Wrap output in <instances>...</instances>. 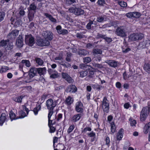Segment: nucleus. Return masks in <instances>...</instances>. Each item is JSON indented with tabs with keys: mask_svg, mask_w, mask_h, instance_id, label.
I'll use <instances>...</instances> for the list:
<instances>
[{
	"mask_svg": "<svg viewBox=\"0 0 150 150\" xmlns=\"http://www.w3.org/2000/svg\"><path fill=\"white\" fill-rule=\"evenodd\" d=\"M150 112V108L148 107H144L141 112L140 119L141 121H144Z\"/></svg>",
	"mask_w": 150,
	"mask_h": 150,
	"instance_id": "f257e3e1",
	"label": "nucleus"
},
{
	"mask_svg": "<svg viewBox=\"0 0 150 150\" xmlns=\"http://www.w3.org/2000/svg\"><path fill=\"white\" fill-rule=\"evenodd\" d=\"M69 11L77 16L83 15L84 14V10L79 8L71 7L69 9Z\"/></svg>",
	"mask_w": 150,
	"mask_h": 150,
	"instance_id": "f03ea898",
	"label": "nucleus"
},
{
	"mask_svg": "<svg viewBox=\"0 0 150 150\" xmlns=\"http://www.w3.org/2000/svg\"><path fill=\"white\" fill-rule=\"evenodd\" d=\"M144 37L143 34L140 33H133L129 37L130 41H136L142 39Z\"/></svg>",
	"mask_w": 150,
	"mask_h": 150,
	"instance_id": "7ed1b4c3",
	"label": "nucleus"
},
{
	"mask_svg": "<svg viewBox=\"0 0 150 150\" xmlns=\"http://www.w3.org/2000/svg\"><path fill=\"white\" fill-rule=\"evenodd\" d=\"M0 46L6 50H11L12 48V45L9 42V40H2L0 42Z\"/></svg>",
	"mask_w": 150,
	"mask_h": 150,
	"instance_id": "20e7f679",
	"label": "nucleus"
},
{
	"mask_svg": "<svg viewBox=\"0 0 150 150\" xmlns=\"http://www.w3.org/2000/svg\"><path fill=\"white\" fill-rule=\"evenodd\" d=\"M25 41L26 44L31 47L35 43L34 38L30 34L25 35Z\"/></svg>",
	"mask_w": 150,
	"mask_h": 150,
	"instance_id": "39448f33",
	"label": "nucleus"
},
{
	"mask_svg": "<svg viewBox=\"0 0 150 150\" xmlns=\"http://www.w3.org/2000/svg\"><path fill=\"white\" fill-rule=\"evenodd\" d=\"M102 108L104 112L108 113L109 111V107L108 100L106 97H104L102 101Z\"/></svg>",
	"mask_w": 150,
	"mask_h": 150,
	"instance_id": "423d86ee",
	"label": "nucleus"
},
{
	"mask_svg": "<svg viewBox=\"0 0 150 150\" xmlns=\"http://www.w3.org/2000/svg\"><path fill=\"white\" fill-rule=\"evenodd\" d=\"M46 104L48 110H54V108L57 105L56 101H54L51 99H49L47 100Z\"/></svg>",
	"mask_w": 150,
	"mask_h": 150,
	"instance_id": "0eeeda50",
	"label": "nucleus"
},
{
	"mask_svg": "<svg viewBox=\"0 0 150 150\" xmlns=\"http://www.w3.org/2000/svg\"><path fill=\"white\" fill-rule=\"evenodd\" d=\"M115 33L117 35L122 37L126 36L125 31L123 26L118 27L116 30Z\"/></svg>",
	"mask_w": 150,
	"mask_h": 150,
	"instance_id": "6e6552de",
	"label": "nucleus"
},
{
	"mask_svg": "<svg viewBox=\"0 0 150 150\" xmlns=\"http://www.w3.org/2000/svg\"><path fill=\"white\" fill-rule=\"evenodd\" d=\"M52 33L49 31H44L42 34V36L45 38V39L47 40H51L53 38Z\"/></svg>",
	"mask_w": 150,
	"mask_h": 150,
	"instance_id": "1a4fd4ad",
	"label": "nucleus"
},
{
	"mask_svg": "<svg viewBox=\"0 0 150 150\" xmlns=\"http://www.w3.org/2000/svg\"><path fill=\"white\" fill-rule=\"evenodd\" d=\"M36 43L38 45L41 46H48L50 45V42L49 41L42 39H38Z\"/></svg>",
	"mask_w": 150,
	"mask_h": 150,
	"instance_id": "9d476101",
	"label": "nucleus"
},
{
	"mask_svg": "<svg viewBox=\"0 0 150 150\" xmlns=\"http://www.w3.org/2000/svg\"><path fill=\"white\" fill-rule=\"evenodd\" d=\"M19 30H12L7 36L8 39L10 40L14 39L18 34Z\"/></svg>",
	"mask_w": 150,
	"mask_h": 150,
	"instance_id": "9b49d317",
	"label": "nucleus"
},
{
	"mask_svg": "<svg viewBox=\"0 0 150 150\" xmlns=\"http://www.w3.org/2000/svg\"><path fill=\"white\" fill-rule=\"evenodd\" d=\"M62 77L65 79L69 83H72L74 80L70 76L66 73L62 72Z\"/></svg>",
	"mask_w": 150,
	"mask_h": 150,
	"instance_id": "f8f14e48",
	"label": "nucleus"
},
{
	"mask_svg": "<svg viewBox=\"0 0 150 150\" xmlns=\"http://www.w3.org/2000/svg\"><path fill=\"white\" fill-rule=\"evenodd\" d=\"M105 62L107 63L110 66L114 68L117 67L119 64L117 62L111 59L107 60Z\"/></svg>",
	"mask_w": 150,
	"mask_h": 150,
	"instance_id": "ddd939ff",
	"label": "nucleus"
},
{
	"mask_svg": "<svg viewBox=\"0 0 150 150\" xmlns=\"http://www.w3.org/2000/svg\"><path fill=\"white\" fill-rule=\"evenodd\" d=\"M83 104L81 102H78L76 104L75 110L78 112L82 113L83 109L82 107Z\"/></svg>",
	"mask_w": 150,
	"mask_h": 150,
	"instance_id": "4468645a",
	"label": "nucleus"
},
{
	"mask_svg": "<svg viewBox=\"0 0 150 150\" xmlns=\"http://www.w3.org/2000/svg\"><path fill=\"white\" fill-rule=\"evenodd\" d=\"M23 39L22 37L19 35L17 38L16 42V45L19 47H21L23 45Z\"/></svg>",
	"mask_w": 150,
	"mask_h": 150,
	"instance_id": "2eb2a0df",
	"label": "nucleus"
},
{
	"mask_svg": "<svg viewBox=\"0 0 150 150\" xmlns=\"http://www.w3.org/2000/svg\"><path fill=\"white\" fill-rule=\"evenodd\" d=\"M77 88L74 85L71 84L68 86L66 89V92L70 93H74L76 91Z\"/></svg>",
	"mask_w": 150,
	"mask_h": 150,
	"instance_id": "dca6fc26",
	"label": "nucleus"
},
{
	"mask_svg": "<svg viewBox=\"0 0 150 150\" xmlns=\"http://www.w3.org/2000/svg\"><path fill=\"white\" fill-rule=\"evenodd\" d=\"M82 116V113H80L74 115L71 118V121L74 122H76L79 121Z\"/></svg>",
	"mask_w": 150,
	"mask_h": 150,
	"instance_id": "f3484780",
	"label": "nucleus"
},
{
	"mask_svg": "<svg viewBox=\"0 0 150 150\" xmlns=\"http://www.w3.org/2000/svg\"><path fill=\"white\" fill-rule=\"evenodd\" d=\"M49 113L48 114V125H50V124H54L55 122V121L50 120V118L53 113L54 110H48Z\"/></svg>",
	"mask_w": 150,
	"mask_h": 150,
	"instance_id": "a211bd4d",
	"label": "nucleus"
},
{
	"mask_svg": "<svg viewBox=\"0 0 150 150\" xmlns=\"http://www.w3.org/2000/svg\"><path fill=\"white\" fill-rule=\"evenodd\" d=\"M124 130L122 129H120L117 134V139L118 140H120L123 137Z\"/></svg>",
	"mask_w": 150,
	"mask_h": 150,
	"instance_id": "6ab92c4d",
	"label": "nucleus"
},
{
	"mask_svg": "<svg viewBox=\"0 0 150 150\" xmlns=\"http://www.w3.org/2000/svg\"><path fill=\"white\" fill-rule=\"evenodd\" d=\"M37 71L40 75L45 74L46 72V69L45 67L38 68Z\"/></svg>",
	"mask_w": 150,
	"mask_h": 150,
	"instance_id": "aec40b11",
	"label": "nucleus"
},
{
	"mask_svg": "<svg viewBox=\"0 0 150 150\" xmlns=\"http://www.w3.org/2000/svg\"><path fill=\"white\" fill-rule=\"evenodd\" d=\"M149 131L150 132V122L146 124L144 129V132L145 134L148 133Z\"/></svg>",
	"mask_w": 150,
	"mask_h": 150,
	"instance_id": "412c9836",
	"label": "nucleus"
},
{
	"mask_svg": "<svg viewBox=\"0 0 150 150\" xmlns=\"http://www.w3.org/2000/svg\"><path fill=\"white\" fill-rule=\"evenodd\" d=\"M44 15L46 17L49 19L52 22L56 23L57 22L56 20L50 14L47 13H44Z\"/></svg>",
	"mask_w": 150,
	"mask_h": 150,
	"instance_id": "4be33fe9",
	"label": "nucleus"
},
{
	"mask_svg": "<svg viewBox=\"0 0 150 150\" xmlns=\"http://www.w3.org/2000/svg\"><path fill=\"white\" fill-rule=\"evenodd\" d=\"M35 13L31 11H29L28 15V17L29 21L33 20L34 17Z\"/></svg>",
	"mask_w": 150,
	"mask_h": 150,
	"instance_id": "5701e85b",
	"label": "nucleus"
},
{
	"mask_svg": "<svg viewBox=\"0 0 150 150\" xmlns=\"http://www.w3.org/2000/svg\"><path fill=\"white\" fill-rule=\"evenodd\" d=\"M102 50L101 49L96 48L93 50V53L94 56H96L98 54H100L102 53Z\"/></svg>",
	"mask_w": 150,
	"mask_h": 150,
	"instance_id": "b1692460",
	"label": "nucleus"
},
{
	"mask_svg": "<svg viewBox=\"0 0 150 150\" xmlns=\"http://www.w3.org/2000/svg\"><path fill=\"white\" fill-rule=\"evenodd\" d=\"M6 119V115L4 113H2L0 117V125H2Z\"/></svg>",
	"mask_w": 150,
	"mask_h": 150,
	"instance_id": "393cba45",
	"label": "nucleus"
},
{
	"mask_svg": "<svg viewBox=\"0 0 150 150\" xmlns=\"http://www.w3.org/2000/svg\"><path fill=\"white\" fill-rule=\"evenodd\" d=\"M144 70L149 74H150V64H146L144 65Z\"/></svg>",
	"mask_w": 150,
	"mask_h": 150,
	"instance_id": "a878e982",
	"label": "nucleus"
},
{
	"mask_svg": "<svg viewBox=\"0 0 150 150\" xmlns=\"http://www.w3.org/2000/svg\"><path fill=\"white\" fill-rule=\"evenodd\" d=\"M88 72L87 71H82L79 73V76L81 78H83L88 75Z\"/></svg>",
	"mask_w": 150,
	"mask_h": 150,
	"instance_id": "bb28decb",
	"label": "nucleus"
},
{
	"mask_svg": "<svg viewBox=\"0 0 150 150\" xmlns=\"http://www.w3.org/2000/svg\"><path fill=\"white\" fill-rule=\"evenodd\" d=\"M73 101V99L70 96H69L66 100V103L68 105H70Z\"/></svg>",
	"mask_w": 150,
	"mask_h": 150,
	"instance_id": "cd10ccee",
	"label": "nucleus"
},
{
	"mask_svg": "<svg viewBox=\"0 0 150 150\" xmlns=\"http://www.w3.org/2000/svg\"><path fill=\"white\" fill-rule=\"evenodd\" d=\"M9 115L11 121L13 120L17 119L19 118L18 117H16L15 114L12 111H11L10 112Z\"/></svg>",
	"mask_w": 150,
	"mask_h": 150,
	"instance_id": "c85d7f7f",
	"label": "nucleus"
},
{
	"mask_svg": "<svg viewBox=\"0 0 150 150\" xmlns=\"http://www.w3.org/2000/svg\"><path fill=\"white\" fill-rule=\"evenodd\" d=\"M88 53L87 51L84 49L80 50L78 52V54L81 56H85Z\"/></svg>",
	"mask_w": 150,
	"mask_h": 150,
	"instance_id": "c756f323",
	"label": "nucleus"
},
{
	"mask_svg": "<svg viewBox=\"0 0 150 150\" xmlns=\"http://www.w3.org/2000/svg\"><path fill=\"white\" fill-rule=\"evenodd\" d=\"M57 62L65 67H68L71 66L69 63L64 61H61L60 62L58 61Z\"/></svg>",
	"mask_w": 150,
	"mask_h": 150,
	"instance_id": "7c9ffc66",
	"label": "nucleus"
},
{
	"mask_svg": "<svg viewBox=\"0 0 150 150\" xmlns=\"http://www.w3.org/2000/svg\"><path fill=\"white\" fill-rule=\"evenodd\" d=\"M41 106L39 104L37 105L36 107L33 109V112L35 115H36L38 113V111L40 110Z\"/></svg>",
	"mask_w": 150,
	"mask_h": 150,
	"instance_id": "2f4dec72",
	"label": "nucleus"
},
{
	"mask_svg": "<svg viewBox=\"0 0 150 150\" xmlns=\"http://www.w3.org/2000/svg\"><path fill=\"white\" fill-rule=\"evenodd\" d=\"M28 75V78L25 81V82L26 83L30 82L31 81L30 80L31 79L33 78L35 76V75L33 74H31L30 72H29Z\"/></svg>",
	"mask_w": 150,
	"mask_h": 150,
	"instance_id": "473e14b6",
	"label": "nucleus"
},
{
	"mask_svg": "<svg viewBox=\"0 0 150 150\" xmlns=\"http://www.w3.org/2000/svg\"><path fill=\"white\" fill-rule=\"evenodd\" d=\"M93 66L97 69H101L103 68V65L101 64L94 63H93Z\"/></svg>",
	"mask_w": 150,
	"mask_h": 150,
	"instance_id": "72a5a7b5",
	"label": "nucleus"
},
{
	"mask_svg": "<svg viewBox=\"0 0 150 150\" xmlns=\"http://www.w3.org/2000/svg\"><path fill=\"white\" fill-rule=\"evenodd\" d=\"M24 96H20L16 97L14 99V100L16 102L18 103H21L22 102V100Z\"/></svg>",
	"mask_w": 150,
	"mask_h": 150,
	"instance_id": "f704fd0d",
	"label": "nucleus"
},
{
	"mask_svg": "<svg viewBox=\"0 0 150 150\" xmlns=\"http://www.w3.org/2000/svg\"><path fill=\"white\" fill-rule=\"evenodd\" d=\"M36 6L34 3L30 4L29 8H28V11H31V10L35 11L36 8Z\"/></svg>",
	"mask_w": 150,
	"mask_h": 150,
	"instance_id": "c9c22d12",
	"label": "nucleus"
},
{
	"mask_svg": "<svg viewBox=\"0 0 150 150\" xmlns=\"http://www.w3.org/2000/svg\"><path fill=\"white\" fill-rule=\"evenodd\" d=\"M129 121L130 122V124L132 126H135V125L136 124L137 122L135 120H134L133 119L130 118L129 119Z\"/></svg>",
	"mask_w": 150,
	"mask_h": 150,
	"instance_id": "e433bc0d",
	"label": "nucleus"
},
{
	"mask_svg": "<svg viewBox=\"0 0 150 150\" xmlns=\"http://www.w3.org/2000/svg\"><path fill=\"white\" fill-rule=\"evenodd\" d=\"M21 63L25 64V65L27 67H29L30 66V62L28 60H23L21 61Z\"/></svg>",
	"mask_w": 150,
	"mask_h": 150,
	"instance_id": "4c0bfd02",
	"label": "nucleus"
},
{
	"mask_svg": "<svg viewBox=\"0 0 150 150\" xmlns=\"http://www.w3.org/2000/svg\"><path fill=\"white\" fill-rule=\"evenodd\" d=\"M93 24V21L89 20V23L87 24L86 28L88 29H90L91 28V25Z\"/></svg>",
	"mask_w": 150,
	"mask_h": 150,
	"instance_id": "58836bf2",
	"label": "nucleus"
},
{
	"mask_svg": "<svg viewBox=\"0 0 150 150\" xmlns=\"http://www.w3.org/2000/svg\"><path fill=\"white\" fill-rule=\"evenodd\" d=\"M91 59L90 57H84L83 59V62L86 64L90 62L91 61Z\"/></svg>",
	"mask_w": 150,
	"mask_h": 150,
	"instance_id": "ea45409f",
	"label": "nucleus"
},
{
	"mask_svg": "<svg viewBox=\"0 0 150 150\" xmlns=\"http://www.w3.org/2000/svg\"><path fill=\"white\" fill-rule=\"evenodd\" d=\"M35 60L37 63L39 65H41L43 63V61L40 58H36Z\"/></svg>",
	"mask_w": 150,
	"mask_h": 150,
	"instance_id": "a19ab883",
	"label": "nucleus"
},
{
	"mask_svg": "<svg viewBox=\"0 0 150 150\" xmlns=\"http://www.w3.org/2000/svg\"><path fill=\"white\" fill-rule=\"evenodd\" d=\"M118 4L122 7H125L127 6V4L126 2L123 1H121L118 2Z\"/></svg>",
	"mask_w": 150,
	"mask_h": 150,
	"instance_id": "79ce46f5",
	"label": "nucleus"
},
{
	"mask_svg": "<svg viewBox=\"0 0 150 150\" xmlns=\"http://www.w3.org/2000/svg\"><path fill=\"white\" fill-rule=\"evenodd\" d=\"M5 16V13L4 12H0V22L3 21Z\"/></svg>",
	"mask_w": 150,
	"mask_h": 150,
	"instance_id": "37998d69",
	"label": "nucleus"
},
{
	"mask_svg": "<svg viewBox=\"0 0 150 150\" xmlns=\"http://www.w3.org/2000/svg\"><path fill=\"white\" fill-rule=\"evenodd\" d=\"M54 59L55 60H59L61 61H62L63 58L62 54H59V56L58 57H56Z\"/></svg>",
	"mask_w": 150,
	"mask_h": 150,
	"instance_id": "c03bdc74",
	"label": "nucleus"
},
{
	"mask_svg": "<svg viewBox=\"0 0 150 150\" xmlns=\"http://www.w3.org/2000/svg\"><path fill=\"white\" fill-rule=\"evenodd\" d=\"M8 69L7 67L4 66L1 67L0 69V72L1 73L6 72Z\"/></svg>",
	"mask_w": 150,
	"mask_h": 150,
	"instance_id": "a18cd8bd",
	"label": "nucleus"
},
{
	"mask_svg": "<svg viewBox=\"0 0 150 150\" xmlns=\"http://www.w3.org/2000/svg\"><path fill=\"white\" fill-rule=\"evenodd\" d=\"M141 16L140 13L138 12H133V17L135 18H139Z\"/></svg>",
	"mask_w": 150,
	"mask_h": 150,
	"instance_id": "49530a36",
	"label": "nucleus"
},
{
	"mask_svg": "<svg viewBox=\"0 0 150 150\" xmlns=\"http://www.w3.org/2000/svg\"><path fill=\"white\" fill-rule=\"evenodd\" d=\"M58 76V73L56 71L50 76V77L53 79L56 78Z\"/></svg>",
	"mask_w": 150,
	"mask_h": 150,
	"instance_id": "de8ad7c7",
	"label": "nucleus"
},
{
	"mask_svg": "<svg viewBox=\"0 0 150 150\" xmlns=\"http://www.w3.org/2000/svg\"><path fill=\"white\" fill-rule=\"evenodd\" d=\"M19 114L20 116H19V118H23L26 116L25 113L22 110L20 111Z\"/></svg>",
	"mask_w": 150,
	"mask_h": 150,
	"instance_id": "09e8293b",
	"label": "nucleus"
},
{
	"mask_svg": "<svg viewBox=\"0 0 150 150\" xmlns=\"http://www.w3.org/2000/svg\"><path fill=\"white\" fill-rule=\"evenodd\" d=\"M37 71V68H31L29 72H30L31 74H33L35 75Z\"/></svg>",
	"mask_w": 150,
	"mask_h": 150,
	"instance_id": "8fccbe9b",
	"label": "nucleus"
},
{
	"mask_svg": "<svg viewBox=\"0 0 150 150\" xmlns=\"http://www.w3.org/2000/svg\"><path fill=\"white\" fill-rule=\"evenodd\" d=\"M146 43L145 42L143 41L140 42L139 44V47L144 48L146 47Z\"/></svg>",
	"mask_w": 150,
	"mask_h": 150,
	"instance_id": "3c124183",
	"label": "nucleus"
},
{
	"mask_svg": "<svg viewBox=\"0 0 150 150\" xmlns=\"http://www.w3.org/2000/svg\"><path fill=\"white\" fill-rule=\"evenodd\" d=\"M105 35H103L101 34L98 33H97V35H96V38L97 39L102 38L104 39V38H105Z\"/></svg>",
	"mask_w": 150,
	"mask_h": 150,
	"instance_id": "603ef678",
	"label": "nucleus"
},
{
	"mask_svg": "<svg viewBox=\"0 0 150 150\" xmlns=\"http://www.w3.org/2000/svg\"><path fill=\"white\" fill-rule=\"evenodd\" d=\"M74 125H71L69 128L68 129L67 132L68 133H70L74 129Z\"/></svg>",
	"mask_w": 150,
	"mask_h": 150,
	"instance_id": "864d4df0",
	"label": "nucleus"
},
{
	"mask_svg": "<svg viewBox=\"0 0 150 150\" xmlns=\"http://www.w3.org/2000/svg\"><path fill=\"white\" fill-rule=\"evenodd\" d=\"M104 19V17L103 16H99L97 18V21L98 22H103Z\"/></svg>",
	"mask_w": 150,
	"mask_h": 150,
	"instance_id": "5fc2aeb1",
	"label": "nucleus"
},
{
	"mask_svg": "<svg viewBox=\"0 0 150 150\" xmlns=\"http://www.w3.org/2000/svg\"><path fill=\"white\" fill-rule=\"evenodd\" d=\"M111 132L112 133H113L115 132V125H114V123L111 124Z\"/></svg>",
	"mask_w": 150,
	"mask_h": 150,
	"instance_id": "6e6d98bb",
	"label": "nucleus"
},
{
	"mask_svg": "<svg viewBox=\"0 0 150 150\" xmlns=\"http://www.w3.org/2000/svg\"><path fill=\"white\" fill-rule=\"evenodd\" d=\"M53 124H50V125H49L50 127V132L51 133H53L54 132L55 130V128L54 127L52 126V125Z\"/></svg>",
	"mask_w": 150,
	"mask_h": 150,
	"instance_id": "4d7b16f0",
	"label": "nucleus"
},
{
	"mask_svg": "<svg viewBox=\"0 0 150 150\" xmlns=\"http://www.w3.org/2000/svg\"><path fill=\"white\" fill-rule=\"evenodd\" d=\"M91 130V129L89 127H85V128L84 129L82 130V133H86L87 131H90Z\"/></svg>",
	"mask_w": 150,
	"mask_h": 150,
	"instance_id": "13d9d810",
	"label": "nucleus"
},
{
	"mask_svg": "<svg viewBox=\"0 0 150 150\" xmlns=\"http://www.w3.org/2000/svg\"><path fill=\"white\" fill-rule=\"evenodd\" d=\"M97 4L100 6H103L105 4L104 0H98L97 3Z\"/></svg>",
	"mask_w": 150,
	"mask_h": 150,
	"instance_id": "bf43d9fd",
	"label": "nucleus"
},
{
	"mask_svg": "<svg viewBox=\"0 0 150 150\" xmlns=\"http://www.w3.org/2000/svg\"><path fill=\"white\" fill-rule=\"evenodd\" d=\"M68 30L65 29H63L62 30L59 34L65 35L68 33Z\"/></svg>",
	"mask_w": 150,
	"mask_h": 150,
	"instance_id": "052dcab7",
	"label": "nucleus"
},
{
	"mask_svg": "<svg viewBox=\"0 0 150 150\" xmlns=\"http://www.w3.org/2000/svg\"><path fill=\"white\" fill-rule=\"evenodd\" d=\"M76 37L79 39H81L84 38V35L82 34L81 33H77L76 34Z\"/></svg>",
	"mask_w": 150,
	"mask_h": 150,
	"instance_id": "680f3d73",
	"label": "nucleus"
},
{
	"mask_svg": "<svg viewBox=\"0 0 150 150\" xmlns=\"http://www.w3.org/2000/svg\"><path fill=\"white\" fill-rule=\"evenodd\" d=\"M56 29L57 30V32L59 34L60 33L61 30H62V27L60 25H58L57 26V27L56 28Z\"/></svg>",
	"mask_w": 150,
	"mask_h": 150,
	"instance_id": "e2e57ef3",
	"label": "nucleus"
},
{
	"mask_svg": "<svg viewBox=\"0 0 150 150\" xmlns=\"http://www.w3.org/2000/svg\"><path fill=\"white\" fill-rule=\"evenodd\" d=\"M88 135L90 137H94L96 136L95 133L92 132L90 133H88Z\"/></svg>",
	"mask_w": 150,
	"mask_h": 150,
	"instance_id": "0e129e2a",
	"label": "nucleus"
},
{
	"mask_svg": "<svg viewBox=\"0 0 150 150\" xmlns=\"http://www.w3.org/2000/svg\"><path fill=\"white\" fill-rule=\"evenodd\" d=\"M64 88V86H59L56 87L55 88V89L58 91Z\"/></svg>",
	"mask_w": 150,
	"mask_h": 150,
	"instance_id": "69168bd1",
	"label": "nucleus"
},
{
	"mask_svg": "<svg viewBox=\"0 0 150 150\" xmlns=\"http://www.w3.org/2000/svg\"><path fill=\"white\" fill-rule=\"evenodd\" d=\"M126 16L127 17L131 18L133 17V12H130L126 14Z\"/></svg>",
	"mask_w": 150,
	"mask_h": 150,
	"instance_id": "338daca9",
	"label": "nucleus"
},
{
	"mask_svg": "<svg viewBox=\"0 0 150 150\" xmlns=\"http://www.w3.org/2000/svg\"><path fill=\"white\" fill-rule=\"evenodd\" d=\"M87 65H85L83 64H81L79 65V67L82 69H84L86 68Z\"/></svg>",
	"mask_w": 150,
	"mask_h": 150,
	"instance_id": "774afa93",
	"label": "nucleus"
}]
</instances>
